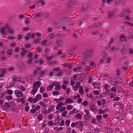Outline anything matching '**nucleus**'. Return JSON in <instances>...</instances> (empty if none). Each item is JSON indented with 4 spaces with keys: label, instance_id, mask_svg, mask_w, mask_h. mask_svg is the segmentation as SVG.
Returning <instances> with one entry per match:
<instances>
[{
    "label": "nucleus",
    "instance_id": "obj_60",
    "mask_svg": "<svg viewBox=\"0 0 133 133\" xmlns=\"http://www.w3.org/2000/svg\"><path fill=\"white\" fill-rule=\"evenodd\" d=\"M88 104V102L87 101H85L82 104L85 106H86Z\"/></svg>",
    "mask_w": 133,
    "mask_h": 133
},
{
    "label": "nucleus",
    "instance_id": "obj_38",
    "mask_svg": "<svg viewBox=\"0 0 133 133\" xmlns=\"http://www.w3.org/2000/svg\"><path fill=\"white\" fill-rule=\"evenodd\" d=\"M6 98L8 100H10L12 99V96H6Z\"/></svg>",
    "mask_w": 133,
    "mask_h": 133
},
{
    "label": "nucleus",
    "instance_id": "obj_50",
    "mask_svg": "<svg viewBox=\"0 0 133 133\" xmlns=\"http://www.w3.org/2000/svg\"><path fill=\"white\" fill-rule=\"evenodd\" d=\"M90 65L93 67L95 68L96 66V64L93 62H92L90 63Z\"/></svg>",
    "mask_w": 133,
    "mask_h": 133
},
{
    "label": "nucleus",
    "instance_id": "obj_28",
    "mask_svg": "<svg viewBox=\"0 0 133 133\" xmlns=\"http://www.w3.org/2000/svg\"><path fill=\"white\" fill-rule=\"evenodd\" d=\"M43 61L42 59H40L39 61H36L35 62L38 65H41L43 63L42 62Z\"/></svg>",
    "mask_w": 133,
    "mask_h": 133
},
{
    "label": "nucleus",
    "instance_id": "obj_22",
    "mask_svg": "<svg viewBox=\"0 0 133 133\" xmlns=\"http://www.w3.org/2000/svg\"><path fill=\"white\" fill-rule=\"evenodd\" d=\"M75 117L76 119H81L82 116L81 114L78 113L75 115Z\"/></svg>",
    "mask_w": 133,
    "mask_h": 133
},
{
    "label": "nucleus",
    "instance_id": "obj_4",
    "mask_svg": "<svg viewBox=\"0 0 133 133\" xmlns=\"http://www.w3.org/2000/svg\"><path fill=\"white\" fill-rule=\"evenodd\" d=\"M93 51L92 50H89L86 51L85 53L84 56L86 58H88L91 57Z\"/></svg>",
    "mask_w": 133,
    "mask_h": 133
},
{
    "label": "nucleus",
    "instance_id": "obj_61",
    "mask_svg": "<svg viewBox=\"0 0 133 133\" xmlns=\"http://www.w3.org/2000/svg\"><path fill=\"white\" fill-rule=\"evenodd\" d=\"M93 92L96 95H98L99 93V91L97 90L94 91Z\"/></svg>",
    "mask_w": 133,
    "mask_h": 133
},
{
    "label": "nucleus",
    "instance_id": "obj_56",
    "mask_svg": "<svg viewBox=\"0 0 133 133\" xmlns=\"http://www.w3.org/2000/svg\"><path fill=\"white\" fill-rule=\"evenodd\" d=\"M6 70L5 69H4L1 71V73L3 74L4 75L6 73Z\"/></svg>",
    "mask_w": 133,
    "mask_h": 133
},
{
    "label": "nucleus",
    "instance_id": "obj_35",
    "mask_svg": "<svg viewBox=\"0 0 133 133\" xmlns=\"http://www.w3.org/2000/svg\"><path fill=\"white\" fill-rule=\"evenodd\" d=\"M36 98H37V99L40 100L42 98V96L40 94H38L36 96Z\"/></svg>",
    "mask_w": 133,
    "mask_h": 133
},
{
    "label": "nucleus",
    "instance_id": "obj_32",
    "mask_svg": "<svg viewBox=\"0 0 133 133\" xmlns=\"http://www.w3.org/2000/svg\"><path fill=\"white\" fill-rule=\"evenodd\" d=\"M99 131L98 129H93L92 132V133H98Z\"/></svg>",
    "mask_w": 133,
    "mask_h": 133
},
{
    "label": "nucleus",
    "instance_id": "obj_7",
    "mask_svg": "<svg viewBox=\"0 0 133 133\" xmlns=\"http://www.w3.org/2000/svg\"><path fill=\"white\" fill-rule=\"evenodd\" d=\"M83 122L80 121L75 122V126L77 127H83Z\"/></svg>",
    "mask_w": 133,
    "mask_h": 133
},
{
    "label": "nucleus",
    "instance_id": "obj_9",
    "mask_svg": "<svg viewBox=\"0 0 133 133\" xmlns=\"http://www.w3.org/2000/svg\"><path fill=\"white\" fill-rule=\"evenodd\" d=\"M74 4V1H69L67 3V6L69 7H71Z\"/></svg>",
    "mask_w": 133,
    "mask_h": 133
},
{
    "label": "nucleus",
    "instance_id": "obj_3",
    "mask_svg": "<svg viewBox=\"0 0 133 133\" xmlns=\"http://www.w3.org/2000/svg\"><path fill=\"white\" fill-rule=\"evenodd\" d=\"M83 70V68L82 66L78 65L77 66L74 67L73 69L74 71L75 72H81Z\"/></svg>",
    "mask_w": 133,
    "mask_h": 133
},
{
    "label": "nucleus",
    "instance_id": "obj_40",
    "mask_svg": "<svg viewBox=\"0 0 133 133\" xmlns=\"http://www.w3.org/2000/svg\"><path fill=\"white\" fill-rule=\"evenodd\" d=\"M115 49V47L113 46L111 48V49L109 50V51L111 52H113Z\"/></svg>",
    "mask_w": 133,
    "mask_h": 133
},
{
    "label": "nucleus",
    "instance_id": "obj_39",
    "mask_svg": "<svg viewBox=\"0 0 133 133\" xmlns=\"http://www.w3.org/2000/svg\"><path fill=\"white\" fill-rule=\"evenodd\" d=\"M91 123H93L95 124H97L96 122V120L95 119H92L91 121Z\"/></svg>",
    "mask_w": 133,
    "mask_h": 133
},
{
    "label": "nucleus",
    "instance_id": "obj_17",
    "mask_svg": "<svg viewBox=\"0 0 133 133\" xmlns=\"http://www.w3.org/2000/svg\"><path fill=\"white\" fill-rule=\"evenodd\" d=\"M63 42L62 40H58L56 41V44L58 45L59 46H61L63 44Z\"/></svg>",
    "mask_w": 133,
    "mask_h": 133
},
{
    "label": "nucleus",
    "instance_id": "obj_15",
    "mask_svg": "<svg viewBox=\"0 0 133 133\" xmlns=\"http://www.w3.org/2000/svg\"><path fill=\"white\" fill-rule=\"evenodd\" d=\"M101 23H99L98 24H96L95 25H91L89 27V28L90 29H93L97 27V26H100L101 25Z\"/></svg>",
    "mask_w": 133,
    "mask_h": 133
},
{
    "label": "nucleus",
    "instance_id": "obj_51",
    "mask_svg": "<svg viewBox=\"0 0 133 133\" xmlns=\"http://www.w3.org/2000/svg\"><path fill=\"white\" fill-rule=\"evenodd\" d=\"M56 63L57 62L56 61H52L49 62V64L50 65H53L56 64Z\"/></svg>",
    "mask_w": 133,
    "mask_h": 133
},
{
    "label": "nucleus",
    "instance_id": "obj_52",
    "mask_svg": "<svg viewBox=\"0 0 133 133\" xmlns=\"http://www.w3.org/2000/svg\"><path fill=\"white\" fill-rule=\"evenodd\" d=\"M64 121L63 120H62L61 123H60L59 125L61 126H62L64 125Z\"/></svg>",
    "mask_w": 133,
    "mask_h": 133
},
{
    "label": "nucleus",
    "instance_id": "obj_27",
    "mask_svg": "<svg viewBox=\"0 0 133 133\" xmlns=\"http://www.w3.org/2000/svg\"><path fill=\"white\" fill-rule=\"evenodd\" d=\"M105 57H103L99 61V63L102 64L103 63L104 61V60L105 59Z\"/></svg>",
    "mask_w": 133,
    "mask_h": 133
},
{
    "label": "nucleus",
    "instance_id": "obj_57",
    "mask_svg": "<svg viewBox=\"0 0 133 133\" xmlns=\"http://www.w3.org/2000/svg\"><path fill=\"white\" fill-rule=\"evenodd\" d=\"M48 124L51 126H52L54 124V123L52 121H49L48 122Z\"/></svg>",
    "mask_w": 133,
    "mask_h": 133
},
{
    "label": "nucleus",
    "instance_id": "obj_1",
    "mask_svg": "<svg viewBox=\"0 0 133 133\" xmlns=\"http://www.w3.org/2000/svg\"><path fill=\"white\" fill-rule=\"evenodd\" d=\"M41 82L39 81H37L34 83L33 87V89L31 91V94L34 95L37 92L38 89L39 87Z\"/></svg>",
    "mask_w": 133,
    "mask_h": 133
},
{
    "label": "nucleus",
    "instance_id": "obj_25",
    "mask_svg": "<svg viewBox=\"0 0 133 133\" xmlns=\"http://www.w3.org/2000/svg\"><path fill=\"white\" fill-rule=\"evenodd\" d=\"M6 52L7 53V54L9 55H12V50L11 49H9Z\"/></svg>",
    "mask_w": 133,
    "mask_h": 133
},
{
    "label": "nucleus",
    "instance_id": "obj_34",
    "mask_svg": "<svg viewBox=\"0 0 133 133\" xmlns=\"http://www.w3.org/2000/svg\"><path fill=\"white\" fill-rule=\"evenodd\" d=\"M28 52V51L27 50H24L23 52H21V55L22 56H24L25 55V53Z\"/></svg>",
    "mask_w": 133,
    "mask_h": 133
},
{
    "label": "nucleus",
    "instance_id": "obj_13",
    "mask_svg": "<svg viewBox=\"0 0 133 133\" xmlns=\"http://www.w3.org/2000/svg\"><path fill=\"white\" fill-rule=\"evenodd\" d=\"M84 117L86 120H89L91 119V116L90 113L89 114L85 115Z\"/></svg>",
    "mask_w": 133,
    "mask_h": 133
},
{
    "label": "nucleus",
    "instance_id": "obj_18",
    "mask_svg": "<svg viewBox=\"0 0 133 133\" xmlns=\"http://www.w3.org/2000/svg\"><path fill=\"white\" fill-rule=\"evenodd\" d=\"M42 15V14L41 13H37L35 15H34V19H36V18L40 17Z\"/></svg>",
    "mask_w": 133,
    "mask_h": 133
},
{
    "label": "nucleus",
    "instance_id": "obj_2",
    "mask_svg": "<svg viewBox=\"0 0 133 133\" xmlns=\"http://www.w3.org/2000/svg\"><path fill=\"white\" fill-rule=\"evenodd\" d=\"M9 29V27L8 25L2 28L0 30V31L3 35H4L8 32V30Z\"/></svg>",
    "mask_w": 133,
    "mask_h": 133
},
{
    "label": "nucleus",
    "instance_id": "obj_62",
    "mask_svg": "<svg viewBox=\"0 0 133 133\" xmlns=\"http://www.w3.org/2000/svg\"><path fill=\"white\" fill-rule=\"evenodd\" d=\"M111 58L110 57H108V58L107 60L106 61V63H110L111 61Z\"/></svg>",
    "mask_w": 133,
    "mask_h": 133
},
{
    "label": "nucleus",
    "instance_id": "obj_45",
    "mask_svg": "<svg viewBox=\"0 0 133 133\" xmlns=\"http://www.w3.org/2000/svg\"><path fill=\"white\" fill-rule=\"evenodd\" d=\"M68 112V111H65L63 112L62 113V116L65 117L66 116V115L67 113Z\"/></svg>",
    "mask_w": 133,
    "mask_h": 133
},
{
    "label": "nucleus",
    "instance_id": "obj_49",
    "mask_svg": "<svg viewBox=\"0 0 133 133\" xmlns=\"http://www.w3.org/2000/svg\"><path fill=\"white\" fill-rule=\"evenodd\" d=\"M98 33V32L97 31H96V32H91L90 33L92 35H96Z\"/></svg>",
    "mask_w": 133,
    "mask_h": 133
},
{
    "label": "nucleus",
    "instance_id": "obj_44",
    "mask_svg": "<svg viewBox=\"0 0 133 133\" xmlns=\"http://www.w3.org/2000/svg\"><path fill=\"white\" fill-rule=\"evenodd\" d=\"M47 40H45L41 42V44L42 45H44L46 44Z\"/></svg>",
    "mask_w": 133,
    "mask_h": 133
},
{
    "label": "nucleus",
    "instance_id": "obj_20",
    "mask_svg": "<svg viewBox=\"0 0 133 133\" xmlns=\"http://www.w3.org/2000/svg\"><path fill=\"white\" fill-rule=\"evenodd\" d=\"M54 86V84H53V83L51 84L48 87H47L46 88L47 90L48 91H49L50 90L52 89L53 87Z\"/></svg>",
    "mask_w": 133,
    "mask_h": 133
},
{
    "label": "nucleus",
    "instance_id": "obj_41",
    "mask_svg": "<svg viewBox=\"0 0 133 133\" xmlns=\"http://www.w3.org/2000/svg\"><path fill=\"white\" fill-rule=\"evenodd\" d=\"M45 90V88L44 87H42L40 88V92L41 93H43Z\"/></svg>",
    "mask_w": 133,
    "mask_h": 133
},
{
    "label": "nucleus",
    "instance_id": "obj_55",
    "mask_svg": "<svg viewBox=\"0 0 133 133\" xmlns=\"http://www.w3.org/2000/svg\"><path fill=\"white\" fill-rule=\"evenodd\" d=\"M93 84L94 87L95 88H99V87L98 86V85L97 84H95L94 83H93Z\"/></svg>",
    "mask_w": 133,
    "mask_h": 133
},
{
    "label": "nucleus",
    "instance_id": "obj_12",
    "mask_svg": "<svg viewBox=\"0 0 133 133\" xmlns=\"http://www.w3.org/2000/svg\"><path fill=\"white\" fill-rule=\"evenodd\" d=\"M64 104L62 102H59L56 107V109L57 110H59L60 108Z\"/></svg>",
    "mask_w": 133,
    "mask_h": 133
},
{
    "label": "nucleus",
    "instance_id": "obj_33",
    "mask_svg": "<svg viewBox=\"0 0 133 133\" xmlns=\"http://www.w3.org/2000/svg\"><path fill=\"white\" fill-rule=\"evenodd\" d=\"M70 121L69 120H66L65 122V124L66 125H67L68 127L69 126V124L70 123Z\"/></svg>",
    "mask_w": 133,
    "mask_h": 133
},
{
    "label": "nucleus",
    "instance_id": "obj_6",
    "mask_svg": "<svg viewBox=\"0 0 133 133\" xmlns=\"http://www.w3.org/2000/svg\"><path fill=\"white\" fill-rule=\"evenodd\" d=\"M10 105H9V104L8 103H5L4 106H2V108L4 110L8 111V108H10Z\"/></svg>",
    "mask_w": 133,
    "mask_h": 133
},
{
    "label": "nucleus",
    "instance_id": "obj_29",
    "mask_svg": "<svg viewBox=\"0 0 133 133\" xmlns=\"http://www.w3.org/2000/svg\"><path fill=\"white\" fill-rule=\"evenodd\" d=\"M96 117L97 120L98 121H100L102 118V116L100 115L97 116Z\"/></svg>",
    "mask_w": 133,
    "mask_h": 133
},
{
    "label": "nucleus",
    "instance_id": "obj_58",
    "mask_svg": "<svg viewBox=\"0 0 133 133\" xmlns=\"http://www.w3.org/2000/svg\"><path fill=\"white\" fill-rule=\"evenodd\" d=\"M60 70V69L59 68H54L53 69L52 71H59Z\"/></svg>",
    "mask_w": 133,
    "mask_h": 133
},
{
    "label": "nucleus",
    "instance_id": "obj_42",
    "mask_svg": "<svg viewBox=\"0 0 133 133\" xmlns=\"http://www.w3.org/2000/svg\"><path fill=\"white\" fill-rule=\"evenodd\" d=\"M59 94V92L58 91H54L52 92V94L54 95H58Z\"/></svg>",
    "mask_w": 133,
    "mask_h": 133
},
{
    "label": "nucleus",
    "instance_id": "obj_10",
    "mask_svg": "<svg viewBox=\"0 0 133 133\" xmlns=\"http://www.w3.org/2000/svg\"><path fill=\"white\" fill-rule=\"evenodd\" d=\"M53 84H54V85L56 86L55 88L56 90L60 89H61V87L58 83L54 82H53Z\"/></svg>",
    "mask_w": 133,
    "mask_h": 133
},
{
    "label": "nucleus",
    "instance_id": "obj_19",
    "mask_svg": "<svg viewBox=\"0 0 133 133\" xmlns=\"http://www.w3.org/2000/svg\"><path fill=\"white\" fill-rule=\"evenodd\" d=\"M65 104H67L68 103H73V101L69 98H68L65 100Z\"/></svg>",
    "mask_w": 133,
    "mask_h": 133
},
{
    "label": "nucleus",
    "instance_id": "obj_36",
    "mask_svg": "<svg viewBox=\"0 0 133 133\" xmlns=\"http://www.w3.org/2000/svg\"><path fill=\"white\" fill-rule=\"evenodd\" d=\"M37 119L39 121L41 120L42 119V116L41 115H38V116L37 118Z\"/></svg>",
    "mask_w": 133,
    "mask_h": 133
},
{
    "label": "nucleus",
    "instance_id": "obj_59",
    "mask_svg": "<svg viewBox=\"0 0 133 133\" xmlns=\"http://www.w3.org/2000/svg\"><path fill=\"white\" fill-rule=\"evenodd\" d=\"M80 83L79 82H78L76 83L75 86L78 88L79 87V88L80 87Z\"/></svg>",
    "mask_w": 133,
    "mask_h": 133
},
{
    "label": "nucleus",
    "instance_id": "obj_64",
    "mask_svg": "<svg viewBox=\"0 0 133 133\" xmlns=\"http://www.w3.org/2000/svg\"><path fill=\"white\" fill-rule=\"evenodd\" d=\"M121 52L123 54H124L127 52V51L126 49H123L122 50Z\"/></svg>",
    "mask_w": 133,
    "mask_h": 133
},
{
    "label": "nucleus",
    "instance_id": "obj_30",
    "mask_svg": "<svg viewBox=\"0 0 133 133\" xmlns=\"http://www.w3.org/2000/svg\"><path fill=\"white\" fill-rule=\"evenodd\" d=\"M48 37L50 39H53L54 37V34H50L48 35Z\"/></svg>",
    "mask_w": 133,
    "mask_h": 133
},
{
    "label": "nucleus",
    "instance_id": "obj_23",
    "mask_svg": "<svg viewBox=\"0 0 133 133\" xmlns=\"http://www.w3.org/2000/svg\"><path fill=\"white\" fill-rule=\"evenodd\" d=\"M79 92L81 94H83L84 92V91L83 90V88L82 86H81L79 87Z\"/></svg>",
    "mask_w": 133,
    "mask_h": 133
},
{
    "label": "nucleus",
    "instance_id": "obj_8",
    "mask_svg": "<svg viewBox=\"0 0 133 133\" xmlns=\"http://www.w3.org/2000/svg\"><path fill=\"white\" fill-rule=\"evenodd\" d=\"M91 110L93 112H96L98 110L95 107V105L93 104H91L90 105Z\"/></svg>",
    "mask_w": 133,
    "mask_h": 133
},
{
    "label": "nucleus",
    "instance_id": "obj_26",
    "mask_svg": "<svg viewBox=\"0 0 133 133\" xmlns=\"http://www.w3.org/2000/svg\"><path fill=\"white\" fill-rule=\"evenodd\" d=\"M31 36V34L30 33L27 34V35L25 37V38L26 41L30 39V36Z\"/></svg>",
    "mask_w": 133,
    "mask_h": 133
},
{
    "label": "nucleus",
    "instance_id": "obj_54",
    "mask_svg": "<svg viewBox=\"0 0 133 133\" xmlns=\"http://www.w3.org/2000/svg\"><path fill=\"white\" fill-rule=\"evenodd\" d=\"M62 72L61 71H59L58 73L56 74V75L58 77L62 75Z\"/></svg>",
    "mask_w": 133,
    "mask_h": 133
},
{
    "label": "nucleus",
    "instance_id": "obj_31",
    "mask_svg": "<svg viewBox=\"0 0 133 133\" xmlns=\"http://www.w3.org/2000/svg\"><path fill=\"white\" fill-rule=\"evenodd\" d=\"M105 112V110H103L101 109H99L98 111V113L99 114H104Z\"/></svg>",
    "mask_w": 133,
    "mask_h": 133
},
{
    "label": "nucleus",
    "instance_id": "obj_5",
    "mask_svg": "<svg viewBox=\"0 0 133 133\" xmlns=\"http://www.w3.org/2000/svg\"><path fill=\"white\" fill-rule=\"evenodd\" d=\"M14 92L17 97H20L23 95V92L19 90H16L14 91Z\"/></svg>",
    "mask_w": 133,
    "mask_h": 133
},
{
    "label": "nucleus",
    "instance_id": "obj_14",
    "mask_svg": "<svg viewBox=\"0 0 133 133\" xmlns=\"http://www.w3.org/2000/svg\"><path fill=\"white\" fill-rule=\"evenodd\" d=\"M105 130L109 133H112V130L111 129L108 127H106L105 128Z\"/></svg>",
    "mask_w": 133,
    "mask_h": 133
},
{
    "label": "nucleus",
    "instance_id": "obj_24",
    "mask_svg": "<svg viewBox=\"0 0 133 133\" xmlns=\"http://www.w3.org/2000/svg\"><path fill=\"white\" fill-rule=\"evenodd\" d=\"M13 79H12V81L13 82H15L16 81H21V79H18L19 78V77H16L15 78V77H13Z\"/></svg>",
    "mask_w": 133,
    "mask_h": 133
},
{
    "label": "nucleus",
    "instance_id": "obj_47",
    "mask_svg": "<svg viewBox=\"0 0 133 133\" xmlns=\"http://www.w3.org/2000/svg\"><path fill=\"white\" fill-rule=\"evenodd\" d=\"M67 109L68 110H70L72 109V106L71 105H69L66 107Z\"/></svg>",
    "mask_w": 133,
    "mask_h": 133
},
{
    "label": "nucleus",
    "instance_id": "obj_63",
    "mask_svg": "<svg viewBox=\"0 0 133 133\" xmlns=\"http://www.w3.org/2000/svg\"><path fill=\"white\" fill-rule=\"evenodd\" d=\"M8 69L9 71H12L14 70V68L12 67L9 68Z\"/></svg>",
    "mask_w": 133,
    "mask_h": 133
},
{
    "label": "nucleus",
    "instance_id": "obj_53",
    "mask_svg": "<svg viewBox=\"0 0 133 133\" xmlns=\"http://www.w3.org/2000/svg\"><path fill=\"white\" fill-rule=\"evenodd\" d=\"M68 66L69 67L68 69H70V68L71 69H72L74 68V67L73 66V65H72L70 64H68Z\"/></svg>",
    "mask_w": 133,
    "mask_h": 133
},
{
    "label": "nucleus",
    "instance_id": "obj_43",
    "mask_svg": "<svg viewBox=\"0 0 133 133\" xmlns=\"http://www.w3.org/2000/svg\"><path fill=\"white\" fill-rule=\"evenodd\" d=\"M7 92L9 95H10L12 94V91L11 90H8L7 91Z\"/></svg>",
    "mask_w": 133,
    "mask_h": 133
},
{
    "label": "nucleus",
    "instance_id": "obj_11",
    "mask_svg": "<svg viewBox=\"0 0 133 133\" xmlns=\"http://www.w3.org/2000/svg\"><path fill=\"white\" fill-rule=\"evenodd\" d=\"M120 41L122 42L126 41V39L125 36L123 35H121L120 37Z\"/></svg>",
    "mask_w": 133,
    "mask_h": 133
},
{
    "label": "nucleus",
    "instance_id": "obj_37",
    "mask_svg": "<svg viewBox=\"0 0 133 133\" xmlns=\"http://www.w3.org/2000/svg\"><path fill=\"white\" fill-rule=\"evenodd\" d=\"M55 57L54 56H50L47 57V59L48 61H50L52 59Z\"/></svg>",
    "mask_w": 133,
    "mask_h": 133
},
{
    "label": "nucleus",
    "instance_id": "obj_16",
    "mask_svg": "<svg viewBox=\"0 0 133 133\" xmlns=\"http://www.w3.org/2000/svg\"><path fill=\"white\" fill-rule=\"evenodd\" d=\"M117 105L119 106V108H120L122 110H123L124 105L122 103L120 102L118 103L117 104Z\"/></svg>",
    "mask_w": 133,
    "mask_h": 133
},
{
    "label": "nucleus",
    "instance_id": "obj_48",
    "mask_svg": "<svg viewBox=\"0 0 133 133\" xmlns=\"http://www.w3.org/2000/svg\"><path fill=\"white\" fill-rule=\"evenodd\" d=\"M109 87V85L108 84H105L104 86V89L106 91L108 90V89Z\"/></svg>",
    "mask_w": 133,
    "mask_h": 133
},
{
    "label": "nucleus",
    "instance_id": "obj_46",
    "mask_svg": "<svg viewBox=\"0 0 133 133\" xmlns=\"http://www.w3.org/2000/svg\"><path fill=\"white\" fill-rule=\"evenodd\" d=\"M117 75L118 76H119L121 74V72L120 70L119 69H117L116 71Z\"/></svg>",
    "mask_w": 133,
    "mask_h": 133
},
{
    "label": "nucleus",
    "instance_id": "obj_21",
    "mask_svg": "<svg viewBox=\"0 0 133 133\" xmlns=\"http://www.w3.org/2000/svg\"><path fill=\"white\" fill-rule=\"evenodd\" d=\"M108 17L110 19L111 18L114 16V13L113 12H110L108 14Z\"/></svg>",
    "mask_w": 133,
    "mask_h": 133
}]
</instances>
